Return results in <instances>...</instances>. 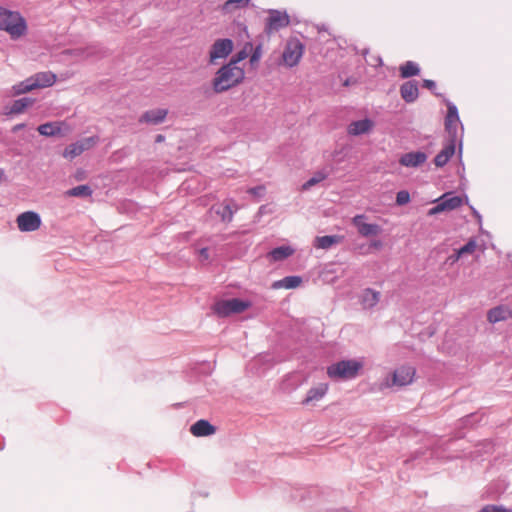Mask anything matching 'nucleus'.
I'll return each mask as SVG.
<instances>
[{
  "label": "nucleus",
  "instance_id": "nucleus-21",
  "mask_svg": "<svg viewBox=\"0 0 512 512\" xmlns=\"http://www.w3.org/2000/svg\"><path fill=\"white\" fill-rule=\"evenodd\" d=\"M293 253H294V249L291 248L290 246H280V247H277V248L271 250L268 253L267 258L271 262H277V261H282V260L290 257Z\"/></svg>",
  "mask_w": 512,
  "mask_h": 512
},
{
  "label": "nucleus",
  "instance_id": "nucleus-10",
  "mask_svg": "<svg viewBox=\"0 0 512 512\" xmlns=\"http://www.w3.org/2000/svg\"><path fill=\"white\" fill-rule=\"evenodd\" d=\"M98 139L96 137H87L75 143L68 145L63 151V157L66 159H73L81 155L84 151L91 149Z\"/></svg>",
  "mask_w": 512,
  "mask_h": 512
},
{
  "label": "nucleus",
  "instance_id": "nucleus-31",
  "mask_svg": "<svg viewBox=\"0 0 512 512\" xmlns=\"http://www.w3.org/2000/svg\"><path fill=\"white\" fill-rule=\"evenodd\" d=\"M38 132L44 136H54L60 134L61 128L59 123H45L37 128Z\"/></svg>",
  "mask_w": 512,
  "mask_h": 512
},
{
  "label": "nucleus",
  "instance_id": "nucleus-25",
  "mask_svg": "<svg viewBox=\"0 0 512 512\" xmlns=\"http://www.w3.org/2000/svg\"><path fill=\"white\" fill-rule=\"evenodd\" d=\"M301 283H302V278L301 277H299V276H287V277L283 278L282 280L275 281L272 284V287L274 289H281V288L293 289V288L299 287L301 285Z\"/></svg>",
  "mask_w": 512,
  "mask_h": 512
},
{
  "label": "nucleus",
  "instance_id": "nucleus-7",
  "mask_svg": "<svg viewBox=\"0 0 512 512\" xmlns=\"http://www.w3.org/2000/svg\"><path fill=\"white\" fill-rule=\"evenodd\" d=\"M416 370L412 366H401L392 373L391 383L387 382L386 386L403 387L413 382Z\"/></svg>",
  "mask_w": 512,
  "mask_h": 512
},
{
  "label": "nucleus",
  "instance_id": "nucleus-22",
  "mask_svg": "<svg viewBox=\"0 0 512 512\" xmlns=\"http://www.w3.org/2000/svg\"><path fill=\"white\" fill-rule=\"evenodd\" d=\"M400 93L406 102H413L418 97V87L416 83L408 81L401 86Z\"/></svg>",
  "mask_w": 512,
  "mask_h": 512
},
{
  "label": "nucleus",
  "instance_id": "nucleus-30",
  "mask_svg": "<svg viewBox=\"0 0 512 512\" xmlns=\"http://www.w3.org/2000/svg\"><path fill=\"white\" fill-rule=\"evenodd\" d=\"M253 50V44L251 42H247L244 44L243 48L237 52L228 63H233L237 66V64L243 60H245L250 52Z\"/></svg>",
  "mask_w": 512,
  "mask_h": 512
},
{
  "label": "nucleus",
  "instance_id": "nucleus-48",
  "mask_svg": "<svg viewBox=\"0 0 512 512\" xmlns=\"http://www.w3.org/2000/svg\"><path fill=\"white\" fill-rule=\"evenodd\" d=\"M510 318H512V310H510Z\"/></svg>",
  "mask_w": 512,
  "mask_h": 512
},
{
  "label": "nucleus",
  "instance_id": "nucleus-46",
  "mask_svg": "<svg viewBox=\"0 0 512 512\" xmlns=\"http://www.w3.org/2000/svg\"><path fill=\"white\" fill-rule=\"evenodd\" d=\"M371 247H374V248H376V249H379V248H381V247H382V243H381V241H379V240H375V241H373V242L371 243Z\"/></svg>",
  "mask_w": 512,
  "mask_h": 512
},
{
  "label": "nucleus",
  "instance_id": "nucleus-14",
  "mask_svg": "<svg viewBox=\"0 0 512 512\" xmlns=\"http://www.w3.org/2000/svg\"><path fill=\"white\" fill-rule=\"evenodd\" d=\"M215 427L207 420H198L190 427V432L196 437H204L214 434Z\"/></svg>",
  "mask_w": 512,
  "mask_h": 512
},
{
  "label": "nucleus",
  "instance_id": "nucleus-45",
  "mask_svg": "<svg viewBox=\"0 0 512 512\" xmlns=\"http://www.w3.org/2000/svg\"><path fill=\"white\" fill-rule=\"evenodd\" d=\"M200 257L204 260H207L209 258L208 249L203 248L200 250Z\"/></svg>",
  "mask_w": 512,
  "mask_h": 512
},
{
  "label": "nucleus",
  "instance_id": "nucleus-16",
  "mask_svg": "<svg viewBox=\"0 0 512 512\" xmlns=\"http://www.w3.org/2000/svg\"><path fill=\"white\" fill-rule=\"evenodd\" d=\"M374 127V122L370 119H362L352 122L348 126V133L350 135L358 136L368 133Z\"/></svg>",
  "mask_w": 512,
  "mask_h": 512
},
{
  "label": "nucleus",
  "instance_id": "nucleus-32",
  "mask_svg": "<svg viewBox=\"0 0 512 512\" xmlns=\"http://www.w3.org/2000/svg\"><path fill=\"white\" fill-rule=\"evenodd\" d=\"M419 67L412 61H407L400 66V75L402 78H408L419 74Z\"/></svg>",
  "mask_w": 512,
  "mask_h": 512
},
{
  "label": "nucleus",
  "instance_id": "nucleus-17",
  "mask_svg": "<svg viewBox=\"0 0 512 512\" xmlns=\"http://www.w3.org/2000/svg\"><path fill=\"white\" fill-rule=\"evenodd\" d=\"M508 317H510V310L503 305L496 306L487 312V320L492 324L504 321Z\"/></svg>",
  "mask_w": 512,
  "mask_h": 512
},
{
  "label": "nucleus",
  "instance_id": "nucleus-8",
  "mask_svg": "<svg viewBox=\"0 0 512 512\" xmlns=\"http://www.w3.org/2000/svg\"><path fill=\"white\" fill-rule=\"evenodd\" d=\"M289 23L290 18L286 13L272 10L269 12V16L266 20L265 32L267 34H272L282 28L287 27Z\"/></svg>",
  "mask_w": 512,
  "mask_h": 512
},
{
  "label": "nucleus",
  "instance_id": "nucleus-44",
  "mask_svg": "<svg viewBox=\"0 0 512 512\" xmlns=\"http://www.w3.org/2000/svg\"><path fill=\"white\" fill-rule=\"evenodd\" d=\"M423 86L431 90L435 87V82L433 80L426 79L423 81Z\"/></svg>",
  "mask_w": 512,
  "mask_h": 512
},
{
  "label": "nucleus",
  "instance_id": "nucleus-28",
  "mask_svg": "<svg viewBox=\"0 0 512 512\" xmlns=\"http://www.w3.org/2000/svg\"><path fill=\"white\" fill-rule=\"evenodd\" d=\"M440 201L445 209V211H451L463 204V200L459 196H453L451 193L444 194Z\"/></svg>",
  "mask_w": 512,
  "mask_h": 512
},
{
  "label": "nucleus",
  "instance_id": "nucleus-27",
  "mask_svg": "<svg viewBox=\"0 0 512 512\" xmlns=\"http://www.w3.org/2000/svg\"><path fill=\"white\" fill-rule=\"evenodd\" d=\"M458 122H459V116H458L457 108L454 105L449 104L448 109H447V116H446V120H445L446 129L449 132L455 131Z\"/></svg>",
  "mask_w": 512,
  "mask_h": 512
},
{
  "label": "nucleus",
  "instance_id": "nucleus-24",
  "mask_svg": "<svg viewBox=\"0 0 512 512\" xmlns=\"http://www.w3.org/2000/svg\"><path fill=\"white\" fill-rule=\"evenodd\" d=\"M250 0H227L222 6L221 11L224 14H232L238 10L248 7Z\"/></svg>",
  "mask_w": 512,
  "mask_h": 512
},
{
  "label": "nucleus",
  "instance_id": "nucleus-43",
  "mask_svg": "<svg viewBox=\"0 0 512 512\" xmlns=\"http://www.w3.org/2000/svg\"><path fill=\"white\" fill-rule=\"evenodd\" d=\"M462 256L459 254V252L456 250L453 255H450L448 260L451 261V263L457 262Z\"/></svg>",
  "mask_w": 512,
  "mask_h": 512
},
{
  "label": "nucleus",
  "instance_id": "nucleus-18",
  "mask_svg": "<svg viewBox=\"0 0 512 512\" xmlns=\"http://www.w3.org/2000/svg\"><path fill=\"white\" fill-rule=\"evenodd\" d=\"M380 300V292L375 291L371 288L363 290L361 295V304L365 309H371L375 307Z\"/></svg>",
  "mask_w": 512,
  "mask_h": 512
},
{
  "label": "nucleus",
  "instance_id": "nucleus-29",
  "mask_svg": "<svg viewBox=\"0 0 512 512\" xmlns=\"http://www.w3.org/2000/svg\"><path fill=\"white\" fill-rule=\"evenodd\" d=\"M31 82H32V80L29 77V78L25 79L24 81L14 85L11 89L12 95L18 96L21 94L28 93L32 90H35L33 87V84Z\"/></svg>",
  "mask_w": 512,
  "mask_h": 512
},
{
  "label": "nucleus",
  "instance_id": "nucleus-37",
  "mask_svg": "<svg viewBox=\"0 0 512 512\" xmlns=\"http://www.w3.org/2000/svg\"><path fill=\"white\" fill-rule=\"evenodd\" d=\"M250 53V63L252 65L257 64L262 56V45H257L255 48L253 47V50Z\"/></svg>",
  "mask_w": 512,
  "mask_h": 512
},
{
  "label": "nucleus",
  "instance_id": "nucleus-35",
  "mask_svg": "<svg viewBox=\"0 0 512 512\" xmlns=\"http://www.w3.org/2000/svg\"><path fill=\"white\" fill-rule=\"evenodd\" d=\"M327 173L324 172V171H318L316 172L308 181H306L303 185H302V190L303 191H307L309 190L311 187H313L314 185L322 182L323 180H325L327 178Z\"/></svg>",
  "mask_w": 512,
  "mask_h": 512
},
{
  "label": "nucleus",
  "instance_id": "nucleus-9",
  "mask_svg": "<svg viewBox=\"0 0 512 512\" xmlns=\"http://www.w3.org/2000/svg\"><path fill=\"white\" fill-rule=\"evenodd\" d=\"M16 223L20 231L32 232L40 228L41 218L36 212L27 211L17 216Z\"/></svg>",
  "mask_w": 512,
  "mask_h": 512
},
{
  "label": "nucleus",
  "instance_id": "nucleus-20",
  "mask_svg": "<svg viewBox=\"0 0 512 512\" xmlns=\"http://www.w3.org/2000/svg\"><path fill=\"white\" fill-rule=\"evenodd\" d=\"M33 103L34 99L29 97L15 100L9 107H6V114L9 115L23 113L28 107L32 106Z\"/></svg>",
  "mask_w": 512,
  "mask_h": 512
},
{
  "label": "nucleus",
  "instance_id": "nucleus-2",
  "mask_svg": "<svg viewBox=\"0 0 512 512\" xmlns=\"http://www.w3.org/2000/svg\"><path fill=\"white\" fill-rule=\"evenodd\" d=\"M0 30L9 34L11 39H19L27 33V23L19 12L0 6Z\"/></svg>",
  "mask_w": 512,
  "mask_h": 512
},
{
  "label": "nucleus",
  "instance_id": "nucleus-40",
  "mask_svg": "<svg viewBox=\"0 0 512 512\" xmlns=\"http://www.w3.org/2000/svg\"><path fill=\"white\" fill-rule=\"evenodd\" d=\"M264 192H265V187L263 185L253 187L248 190V193H250L254 196H262L264 194Z\"/></svg>",
  "mask_w": 512,
  "mask_h": 512
},
{
  "label": "nucleus",
  "instance_id": "nucleus-41",
  "mask_svg": "<svg viewBox=\"0 0 512 512\" xmlns=\"http://www.w3.org/2000/svg\"><path fill=\"white\" fill-rule=\"evenodd\" d=\"M443 211H445V209L440 201L435 207H433L429 210V215L438 214Z\"/></svg>",
  "mask_w": 512,
  "mask_h": 512
},
{
  "label": "nucleus",
  "instance_id": "nucleus-19",
  "mask_svg": "<svg viewBox=\"0 0 512 512\" xmlns=\"http://www.w3.org/2000/svg\"><path fill=\"white\" fill-rule=\"evenodd\" d=\"M344 236L342 235H326L316 237L314 246L319 249H329L333 245L343 242Z\"/></svg>",
  "mask_w": 512,
  "mask_h": 512
},
{
  "label": "nucleus",
  "instance_id": "nucleus-4",
  "mask_svg": "<svg viewBox=\"0 0 512 512\" xmlns=\"http://www.w3.org/2000/svg\"><path fill=\"white\" fill-rule=\"evenodd\" d=\"M305 45L297 37L287 39L281 55V62L287 68L299 65L304 55Z\"/></svg>",
  "mask_w": 512,
  "mask_h": 512
},
{
  "label": "nucleus",
  "instance_id": "nucleus-39",
  "mask_svg": "<svg viewBox=\"0 0 512 512\" xmlns=\"http://www.w3.org/2000/svg\"><path fill=\"white\" fill-rule=\"evenodd\" d=\"M479 512H512V510L495 505H487L484 508H482Z\"/></svg>",
  "mask_w": 512,
  "mask_h": 512
},
{
  "label": "nucleus",
  "instance_id": "nucleus-12",
  "mask_svg": "<svg viewBox=\"0 0 512 512\" xmlns=\"http://www.w3.org/2000/svg\"><path fill=\"white\" fill-rule=\"evenodd\" d=\"M30 78L34 89L51 87L57 80L56 74L51 71L38 72Z\"/></svg>",
  "mask_w": 512,
  "mask_h": 512
},
{
  "label": "nucleus",
  "instance_id": "nucleus-36",
  "mask_svg": "<svg viewBox=\"0 0 512 512\" xmlns=\"http://www.w3.org/2000/svg\"><path fill=\"white\" fill-rule=\"evenodd\" d=\"M477 248V243L474 240H469L463 247L458 249L457 251L461 256L466 254H472L475 252Z\"/></svg>",
  "mask_w": 512,
  "mask_h": 512
},
{
  "label": "nucleus",
  "instance_id": "nucleus-6",
  "mask_svg": "<svg viewBox=\"0 0 512 512\" xmlns=\"http://www.w3.org/2000/svg\"><path fill=\"white\" fill-rule=\"evenodd\" d=\"M233 47L231 39H217L210 48L209 63L215 64L219 59H225L233 51Z\"/></svg>",
  "mask_w": 512,
  "mask_h": 512
},
{
  "label": "nucleus",
  "instance_id": "nucleus-26",
  "mask_svg": "<svg viewBox=\"0 0 512 512\" xmlns=\"http://www.w3.org/2000/svg\"><path fill=\"white\" fill-rule=\"evenodd\" d=\"M327 391H328V384H325V383L324 384H320L317 387L311 388L308 391L307 396L303 400L302 403L303 404H309L311 402L318 401L321 398H323V396L326 394Z\"/></svg>",
  "mask_w": 512,
  "mask_h": 512
},
{
  "label": "nucleus",
  "instance_id": "nucleus-47",
  "mask_svg": "<svg viewBox=\"0 0 512 512\" xmlns=\"http://www.w3.org/2000/svg\"><path fill=\"white\" fill-rule=\"evenodd\" d=\"M164 140V136L163 135H158L156 137V142H162Z\"/></svg>",
  "mask_w": 512,
  "mask_h": 512
},
{
  "label": "nucleus",
  "instance_id": "nucleus-23",
  "mask_svg": "<svg viewBox=\"0 0 512 512\" xmlns=\"http://www.w3.org/2000/svg\"><path fill=\"white\" fill-rule=\"evenodd\" d=\"M455 153L454 143L446 145L435 157L434 163L437 167L444 166Z\"/></svg>",
  "mask_w": 512,
  "mask_h": 512
},
{
  "label": "nucleus",
  "instance_id": "nucleus-33",
  "mask_svg": "<svg viewBox=\"0 0 512 512\" xmlns=\"http://www.w3.org/2000/svg\"><path fill=\"white\" fill-rule=\"evenodd\" d=\"M92 192L88 185H79L66 191V195L69 197H90Z\"/></svg>",
  "mask_w": 512,
  "mask_h": 512
},
{
  "label": "nucleus",
  "instance_id": "nucleus-38",
  "mask_svg": "<svg viewBox=\"0 0 512 512\" xmlns=\"http://www.w3.org/2000/svg\"><path fill=\"white\" fill-rule=\"evenodd\" d=\"M410 201V194L406 190L399 191L396 195V203L398 205H405Z\"/></svg>",
  "mask_w": 512,
  "mask_h": 512
},
{
  "label": "nucleus",
  "instance_id": "nucleus-13",
  "mask_svg": "<svg viewBox=\"0 0 512 512\" xmlns=\"http://www.w3.org/2000/svg\"><path fill=\"white\" fill-rule=\"evenodd\" d=\"M427 160V155L424 152L416 151L403 154L399 163L405 167L416 168L423 165Z\"/></svg>",
  "mask_w": 512,
  "mask_h": 512
},
{
  "label": "nucleus",
  "instance_id": "nucleus-1",
  "mask_svg": "<svg viewBox=\"0 0 512 512\" xmlns=\"http://www.w3.org/2000/svg\"><path fill=\"white\" fill-rule=\"evenodd\" d=\"M245 79L244 69L227 63L223 65L212 79V88L215 93H223L241 84Z\"/></svg>",
  "mask_w": 512,
  "mask_h": 512
},
{
  "label": "nucleus",
  "instance_id": "nucleus-11",
  "mask_svg": "<svg viewBox=\"0 0 512 512\" xmlns=\"http://www.w3.org/2000/svg\"><path fill=\"white\" fill-rule=\"evenodd\" d=\"M364 215H356L352 218V224L357 228L358 233L364 237L377 236L381 233V227L377 224L365 222Z\"/></svg>",
  "mask_w": 512,
  "mask_h": 512
},
{
  "label": "nucleus",
  "instance_id": "nucleus-34",
  "mask_svg": "<svg viewBox=\"0 0 512 512\" xmlns=\"http://www.w3.org/2000/svg\"><path fill=\"white\" fill-rule=\"evenodd\" d=\"M216 214L220 216L224 222H231L234 215V210L228 203H223L216 210Z\"/></svg>",
  "mask_w": 512,
  "mask_h": 512
},
{
  "label": "nucleus",
  "instance_id": "nucleus-3",
  "mask_svg": "<svg viewBox=\"0 0 512 512\" xmlns=\"http://www.w3.org/2000/svg\"><path fill=\"white\" fill-rule=\"evenodd\" d=\"M363 368V363L358 360H342L327 368V375L331 379L348 380L355 378Z\"/></svg>",
  "mask_w": 512,
  "mask_h": 512
},
{
  "label": "nucleus",
  "instance_id": "nucleus-15",
  "mask_svg": "<svg viewBox=\"0 0 512 512\" xmlns=\"http://www.w3.org/2000/svg\"><path fill=\"white\" fill-rule=\"evenodd\" d=\"M168 114L167 109H153L146 111L139 119L140 122L150 123V124H159L164 121Z\"/></svg>",
  "mask_w": 512,
  "mask_h": 512
},
{
  "label": "nucleus",
  "instance_id": "nucleus-42",
  "mask_svg": "<svg viewBox=\"0 0 512 512\" xmlns=\"http://www.w3.org/2000/svg\"><path fill=\"white\" fill-rule=\"evenodd\" d=\"M443 211H445V209L440 201L435 207H433L429 210V215L438 214Z\"/></svg>",
  "mask_w": 512,
  "mask_h": 512
},
{
  "label": "nucleus",
  "instance_id": "nucleus-5",
  "mask_svg": "<svg viewBox=\"0 0 512 512\" xmlns=\"http://www.w3.org/2000/svg\"><path fill=\"white\" fill-rule=\"evenodd\" d=\"M250 304L237 298L220 300L213 306V311L220 317H227L232 314L242 313L248 309Z\"/></svg>",
  "mask_w": 512,
  "mask_h": 512
}]
</instances>
